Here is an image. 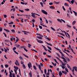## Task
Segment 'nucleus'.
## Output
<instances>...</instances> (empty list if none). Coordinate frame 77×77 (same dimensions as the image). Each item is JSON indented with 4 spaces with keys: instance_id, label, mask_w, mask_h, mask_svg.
Returning a JSON list of instances; mask_svg holds the SVG:
<instances>
[{
    "instance_id": "1",
    "label": "nucleus",
    "mask_w": 77,
    "mask_h": 77,
    "mask_svg": "<svg viewBox=\"0 0 77 77\" xmlns=\"http://www.w3.org/2000/svg\"><path fill=\"white\" fill-rule=\"evenodd\" d=\"M42 13H43V14H45V15L48 14V13H47V12L46 11H45V10H42Z\"/></svg>"
},
{
    "instance_id": "2",
    "label": "nucleus",
    "mask_w": 77,
    "mask_h": 77,
    "mask_svg": "<svg viewBox=\"0 0 77 77\" xmlns=\"http://www.w3.org/2000/svg\"><path fill=\"white\" fill-rule=\"evenodd\" d=\"M38 68H39V69L41 71L42 73H43V71H42V70L41 69V65H38Z\"/></svg>"
},
{
    "instance_id": "3",
    "label": "nucleus",
    "mask_w": 77,
    "mask_h": 77,
    "mask_svg": "<svg viewBox=\"0 0 77 77\" xmlns=\"http://www.w3.org/2000/svg\"><path fill=\"white\" fill-rule=\"evenodd\" d=\"M28 66L29 69H30L31 67H32V64L31 63H29L28 64Z\"/></svg>"
},
{
    "instance_id": "4",
    "label": "nucleus",
    "mask_w": 77,
    "mask_h": 77,
    "mask_svg": "<svg viewBox=\"0 0 77 77\" xmlns=\"http://www.w3.org/2000/svg\"><path fill=\"white\" fill-rule=\"evenodd\" d=\"M31 14H32V17H34V18H35V15L36 14V13H31Z\"/></svg>"
},
{
    "instance_id": "5",
    "label": "nucleus",
    "mask_w": 77,
    "mask_h": 77,
    "mask_svg": "<svg viewBox=\"0 0 77 77\" xmlns=\"http://www.w3.org/2000/svg\"><path fill=\"white\" fill-rule=\"evenodd\" d=\"M14 68L15 69H14V70H16V71H17V70H18V69H19L18 67H17L16 66H14Z\"/></svg>"
},
{
    "instance_id": "6",
    "label": "nucleus",
    "mask_w": 77,
    "mask_h": 77,
    "mask_svg": "<svg viewBox=\"0 0 77 77\" xmlns=\"http://www.w3.org/2000/svg\"><path fill=\"white\" fill-rule=\"evenodd\" d=\"M37 42L39 43H40L41 44L43 43V42L41 40H38V39H37Z\"/></svg>"
},
{
    "instance_id": "7",
    "label": "nucleus",
    "mask_w": 77,
    "mask_h": 77,
    "mask_svg": "<svg viewBox=\"0 0 77 77\" xmlns=\"http://www.w3.org/2000/svg\"><path fill=\"white\" fill-rule=\"evenodd\" d=\"M42 47H43L45 50V51H47V48H46L45 47V46H44V45H42Z\"/></svg>"
},
{
    "instance_id": "8",
    "label": "nucleus",
    "mask_w": 77,
    "mask_h": 77,
    "mask_svg": "<svg viewBox=\"0 0 77 77\" xmlns=\"http://www.w3.org/2000/svg\"><path fill=\"white\" fill-rule=\"evenodd\" d=\"M42 36H37V38H38V39H41V40H42Z\"/></svg>"
},
{
    "instance_id": "9",
    "label": "nucleus",
    "mask_w": 77,
    "mask_h": 77,
    "mask_svg": "<svg viewBox=\"0 0 77 77\" xmlns=\"http://www.w3.org/2000/svg\"><path fill=\"white\" fill-rule=\"evenodd\" d=\"M59 75H60V77H61V75H62V72H61V71H60L59 72Z\"/></svg>"
},
{
    "instance_id": "10",
    "label": "nucleus",
    "mask_w": 77,
    "mask_h": 77,
    "mask_svg": "<svg viewBox=\"0 0 77 77\" xmlns=\"http://www.w3.org/2000/svg\"><path fill=\"white\" fill-rule=\"evenodd\" d=\"M29 75L30 77H32V72H31V71H30V72L29 73Z\"/></svg>"
},
{
    "instance_id": "11",
    "label": "nucleus",
    "mask_w": 77,
    "mask_h": 77,
    "mask_svg": "<svg viewBox=\"0 0 77 77\" xmlns=\"http://www.w3.org/2000/svg\"><path fill=\"white\" fill-rule=\"evenodd\" d=\"M15 46H16V47H17L18 48H20V45H19L16 44L15 45Z\"/></svg>"
},
{
    "instance_id": "12",
    "label": "nucleus",
    "mask_w": 77,
    "mask_h": 77,
    "mask_svg": "<svg viewBox=\"0 0 77 77\" xmlns=\"http://www.w3.org/2000/svg\"><path fill=\"white\" fill-rule=\"evenodd\" d=\"M59 53H61V54L62 55V56H63V57H64V55L63 54L62 52L61 51H59Z\"/></svg>"
},
{
    "instance_id": "13",
    "label": "nucleus",
    "mask_w": 77,
    "mask_h": 77,
    "mask_svg": "<svg viewBox=\"0 0 77 77\" xmlns=\"http://www.w3.org/2000/svg\"><path fill=\"white\" fill-rule=\"evenodd\" d=\"M56 58H57V59H58V60H59V61H60V62H61V63H62V60H60L59 58L57 57H56Z\"/></svg>"
},
{
    "instance_id": "14",
    "label": "nucleus",
    "mask_w": 77,
    "mask_h": 77,
    "mask_svg": "<svg viewBox=\"0 0 77 77\" xmlns=\"http://www.w3.org/2000/svg\"><path fill=\"white\" fill-rule=\"evenodd\" d=\"M56 58H57V59H58V60H59V61H60V62H61V63H62V60H60L59 58L57 57H56Z\"/></svg>"
},
{
    "instance_id": "15",
    "label": "nucleus",
    "mask_w": 77,
    "mask_h": 77,
    "mask_svg": "<svg viewBox=\"0 0 77 77\" xmlns=\"http://www.w3.org/2000/svg\"><path fill=\"white\" fill-rule=\"evenodd\" d=\"M57 20L58 21V22H60V23H62V20H61L60 19H57Z\"/></svg>"
},
{
    "instance_id": "16",
    "label": "nucleus",
    "mask_w": 77,
    "mask_h": 77,
    "mask_svg": "<svg viewBox=\"0 0 77 77\" xmlns=\"http://www.w3.org/2000/svg\"><path fill=\"white\" fill-rule=\"evenodd\" d=\"M62 73H63L66 75V74H67V72H66V71H62Z\"/></svg>"
},
{
    "instance_id": "17",
    "label": "nucleus",
    "mask_w": 77,
    "mask_h": 77,
    "mask_svg": "<svg viewBox=\"0 0 77 77\" xmlns=\"http://www.w3.org/2000/svg\"><path fill=\"white\" fill-rule=\"evenodd\" d=\"M19 11L21 12H22V13H23V12H24V11L20 9H19Z\"/></svg>"
},
{
    "instance_id": "18",
    "label": "nucleus",
    "mask_w": 77,
    "mask_h": 77,
    "mask_svg": "<svg viewBox=\"0 0 77 77\" xmlns=\"http://www.w3.org/2000/svg\"><path fill=\"white\" fill-rule=\"evenodd\" d=\"M19 25L21 26V27H23V24H22V23H19Z\"/></svg>"
},
{
    "instance_id": "19",
    "label": "nucleus",
    "mask_w": 77,
    "mask_h": 77,
    "mask_svg": "<svg viewBox=\"0 0 77 77\" xmlns=\"http://www.w3.org/2000/svg\"><path fill=\"white\" fill-rule=\"evenodd\" d=\"M36 35H38V36H42V37H43V35H41V34L38 33L36 34Z\"/></svg>"
},
{
    "instance_id": "20",
    "label": "nucleus",
    "mask_w": 77,
    "mask_h": 77,
    "mask_svg": "<svg viewBox=\"0 0 77 77\" xmlns=\"http://www.w3.org/2000/svg\"><path fill=\"white\" fill-rule=\"evenodd\" d=\"M50 8L51 9H54V7H53V6H50Z\"/></svg>"
},
{
    "instance_id": "21",
    "label": "nucleus",
    "mask_w": 77,
    "mask_h": 77,
    "mask_svg": "<svg viewBox=\"0 0 77 77\" xmlns=\"http://www.w3.org/2000/svg\"><path fill=\"white\" fill-rule=\"evenodd\" d=\"M74 69L75 71H76L77 72V67H76V66L74 67Z\"/></svg>"
},
{
    "instance_id": "22",
    "label": "nucleus",
    "mask_w": 77,
    "mask_h": 77,
    "mask_svg": "<svg viewBox=\"0 0 77 77\" xmlns=\"http://www.w3.org/2000/svg\"><path fill=\"white\" fill-rule=\"evenodd\" d=\"M64 6H69V5H68V3H64Z\"/></svg>"
},
{
    "instance_id": "23",
    "label": "nucleus",
    "mask_w": 77,
    "mask_h": 77,
    "mask_svg": "<svg viewBox=\"0 0 77 77\" xmlns=\"http://www.w3.org/2000/svg\"><path fill=\"white\" fill-rule=\"evenodd\" d=\"M23 55L24 56H25V57H27V58H29V57H28L26 55V54H23Z\"/></svg>"
},
{
    "instance_id": "24",
    "label": "nucleus",
    "mask_w": 77,
    "mask_h": 77,
    "mask_svg": "<svg viewBox=\"0 0 77 77\" xmlns=\"http://www.w3.org/2000/svg\"><path fill=\"white\" fill-rule=\"evenodd\" d=\"M51 29H52L53 31H54V32H56V30H55V29H54V28H53V27H51Z\"/></svg>"
},
{
    "instance_id": "25",
    "label": "nucleus",
    "mask_w": 77,
    "mask_h": 77,
    "mask_svg": "<svg viewBox=\"0 0 77 77\" xmlns=\"http://www.w3.org/2000/svg\"><path fill=\"white\" fill-rule=\"evenodd\" d=\"M11 32H12L13 33H15V30L14 29H11Z\"/></svg>"
},
{
    "instance_id": "26",
    "label": "nucleus",
    "mask_w": 77,
    "mask_h": 77,
    "mask_svg": "<svg viewBox=\"0 0 77 77\" xmlns=\"http://www.w3.org/2000/svg\"><path fill=\"white\" fill-rule=\"evenodd\" d=\"M4 30L8 32H10V31H9V30L8 29H4Z\"/></svg>"
},
{
    "instance_id": "27",
    "label": "nucleus",
    "mask_w": 77,
    "mask_h": 77,
    "mask_svg": "<svg viewBox=\"0 0 77 77\" xmlns=\"http://www.w3.org/2000/svg\"><path fill=\"white\" fill-rule=\"evenodd\" d=\"M28 45L29 46H28L29 48H30V47L32 46V45H30V44H28Z\"/></svg>"
},
{
    "instance_id": "28",
    "label": "nucleus",
    "mask_w": 77,
    "mask_h": 77,
    "mask_svg": "<svg viewBox=\"0 0 77 77\" xmlns=\"http://www.w3.org/2000/svg\"><path fill=\"white\" fill-rule=\"evenodd\" d=\"M75 23H76V21H73L72 22V24L73 25H75Z\"/></svg>"
},
{
    "instance_id": "29",
    "label": "nucleus",
    "mask_w": 77,
    "mask_h": 77,
    "mask_svg": "<svg viewBox=\"0 0 77 77\" xmlns=\"http://www.w3.org/2000/svg\"><path fill=\"white\" fill-rule=\"evenodd\" d=\"M23 49L25 50V51H26V52H27V51H28L27 50H26V48H24Z\"/></svg>"
},
{
    "instance_id": "30",
    "label": "nucleus",
    "mask_w": 77,
    "mask_h": 77,
    "mask_svg": "<svg viewBox=\"0 0 77 77\" xmlns=\"http://www.w3.org/2000/svg\"><path fill=\"white\" fill-rule=\"evenodd\" d=\"M74 0H72L71 1V3L72 4H73V3H74Z\"/></svg>"
},
{
    "instance_id": "31",
    "label": "nucleus",
    "mask_w": 77,
    "mask_h": 77,
    "mask_svg": "<svg viewBox=\"0 0 77 77\" xmlns=\"http://www.w3.org/2000/svg\"><path fill=\"white\" fill-rule=\"evenodd\" d=\"M33 68L35 70H36V69H36V66H33Z\"/></svg>"
},
{
    "instance_id": "32",
    "label": "nucleus",
    "mask_w": 77,
    "mask_h": 77,
    "mask_svg": "<svg viewBox=\"0 0 77 77\" xmlns=\"http://www.w3.org/2000/svg\"><path fill=\"white\" fill-rule=\"evenodd\" d=\"M46 38L47 39H48V41H51L50 38L48 37H47V38Z\"/></svg>"
},
{
    "instance_id": "33",
    "label": "nucleus",
    "mask_w": 77,
    "mask_h": 77,
    "mask_svg": "<svg viewBox=\"0 0 77 77\" xmlns=\"http://www.w3.org/2000/svg\"><path fill=\"white\" fill-rule=\"evenodd\" d=\"M5 68H8L9 66V65L8 64H5Z\"/></svg>"
},
{
    "instance_id": "34",
    "label": "nucleus",
    "mask_w": 77,
    "mask_h": 77,
    "mask_svg": "<svg viewBox=\"0 0 77 77\" xmlns=\"http://www.w3.org/2000/svg\"><path fill=\"white\" fill-rule=\"evenodd\" d=\"M71 50H72V51L73 52V53L74 54H75V53L74 51V50H73V49H71Z\"/></svg>"
},
{
    "instance_id": "35",
    "label": "nucleus",
    "mask_w": 77,
    "mask_h": 77,
    "mask_svg": "<svg viewBox=\"0 0 77 77\" xmlns=\"http://www.w3.org/2000/svg\"><path fill=\"white\" fill-rule=\"evenodd\" d=\"M45 73V74H46V73H47V69H44Z\"/></svg>"
},
{
    "instance_id": "36",
    "label": "nucleus",
    "mask_w": 77,
    "mask_h": 77,
    "mask_svg": "<svg viewBox=\"0 0 77 77\" xmlns=\"http://www.w3.org/2000/svg\"><path fill=\"white\" fill-rule=\"evenodd\" d=\"M55 49L57 50H58V51H60V50L58 48H55Z\"/></svg>"
},
{
    "instance_id": "37",
    "label": "nucleus",
    "mask_w": 77,
    "mask_h": 77,
    "mask_svg": "<svg viewBox=\"0 0 77 77\" xmlns=\"http://www.w3.org/2000/svg\"><path fill=\"white\" fill-rule=\"evenodd\" d=\"M11 11H13L14 12V11H15V9H13V8H11Z\"/></svg>"
},
{
    "instance_id": "38",
    "label": "nucleus",
    "mask_w": 77,
    "mask_h": 77,
    "mask_svg": "<svg viewBox=\"0 0 77 77\" xmlns=\"http://www.w3.org/2000/svg\"><path fill=\"white\" fill-rule=\"evenodd\" d=\"M65 69L66 71V72H68V69H67V68H65Z\"/></svg>"
},
{
    "instance_id": "39",
    "label": "nucleus",
    "mask_w": 77,
    "mask_h": 77,
    "mask_svg": "<svg viewBox=\"0 0 77 77\" xmlns=\"http://www.w3.org/2000/svg\"><path fill=\"white\" fill-rule=\"evenodd\" d=\"M61 21H63V23H65V20H63L62 19H61Z\"/></svg>"
},
{
    "instance_id": "40",
    "label": "nucleus",
    "mask_w": 77,
    "mask_h": 77,
    "mask_svg": "<svg viewBox=\"0 0 77 77\" xmlns=\"http://www.w3.org/2000/svg\"><path fill=\"white\" fill-rule=\"evenodd\" d=\"M40 4L41 5L42 7H43V3H42V2H40Z\"/></svg>"
},
{
    "instance_id": "41",
    "label": "nucleus",
    "mask_w": 77,
    "mask_h": 77,
    "mask_svg": "<svg viewBox=\"0 0 77 77\" xmlns=\"http://www.w3.org/2000/svg\"><path fill=\"white\" fill-rule=\"evenodd\" d=\"M47 47H48V49L50 50H51L52 49H51V47H49V46H47Z\"/></svg>"
},
{
    "instance_id": "42",
    "label": "nucleus",
    "mask_w": 77,
    "mask_h": 77,
    "mask_svg": "<svg viewBox=\"0 0 77 77\" xmlns=\"http://www.w3.org/2000/svg\"><path fill=\"white\" fill-rule=\"evenodd\" d=\"M46 30L47 31V32H48L49 33H50V30H49L48 29H46Z\"/></svg>"
},
{
    "instance_id": "43",
    "label": "nucleus",
    "mask_w": 77,
    "mask_h": 77,
    "mask_svg": "<svg viewBox=\"0 0 77 77\" xmlns=\"http://www.w3.org/2000/svg\"><path fill=\"white\" fill-rule=\"evenodd\" d=\"M25 11H30V9H25Z\"/></svg>"
},
{
    "instance_id": "44",
    "label": "nucleus",
    "mask_w": 77,
    "mask_h": 77,
    "mask_svg": "<svg viewBox=\"0 0 77 77\" xmlns=\"http://www.w3.org/2000/svg\"><path fill=\"white\" fill-rule=\"evenodd\" d=\"M4 51L5 52V53H7V51H8L7 49H6V48L4 49Z\"/></svg>"
},
{
    "instance_id": "45",
    "label": "nucleus",
    "mask_w": 77,
    "mask_h": 77,
    "mask_svg": "<svg viewBox=\"0 0 77 77\" xmlns=\"http://www.w3.org/2000/svg\"><path fill=\"white\" fill-rule=\"evenodd\" d=\"M67 16L68 17V18H70V16L68 14H67Z\"/></svg>"
},
{
    "instance_id": "46",
    "label": "nucleus",
    "mask_w": 77,
    "mask_h": 77,
    "mask_svg": "<svg viewBox=\"0 0 77 77\" xmlns=\"http://www.w3.org/2000/svg\"><path fill=\"white\" fill-rule=\"evenodd\" d=\"M39 27L40 29H42V26L39 25Z\"/></svg>"
},
{
    "instance_id": "47",
    "label": "nucleus",
    "mask_w": 77,
    "mask_h": 77,
    "mask_svg": "<svg viewBox=\"0 0 77 77\" xmlns=\"http://www.w3.org/2000/svg\"><path fill=\"white\" fill-rule=\"evenodd\" d=\"M66 33L68 35V38H70V35H69V34H68V32H66Z\"/></svg>"
},
{
    "instance_id": "48",
    "label": "nucleus",
    "mask_w": 77,
    "mask_h": 77,
    "mask_svg": "<svg viewBox=\"0 0 77 77\" xmlns=\"http://www.w3.org/2000/svg\"><path fill=\"white\" fill-rule=\"evenodd\" d=\"M23 68H24V69L26 68V66H25V65H24V64H23Z\"/></svg>"
},
{
    "instance_id": "49",
    "label": "nucleus",
    "mask_w": 77,
    "mask_h": 77,
    "mask_svg": "<svg viewBox=\"0 0 77 77\" xmlns=\"http://www.w3.org/2000/svg\"><path fill=\"white\" fill-rule=\"evenodd\" d=\"M57 56H58V57H60V55H59V54L58 53H57Z\"/></svg>"
},
{
    "instance_id": "50",
    "label": "nucleus",
    "mask_w": 77,
    "mask_h": 77,
    "mask_svg": "<svg viewBox=\"0 0 77 77\" xmlns=\"http://www.w3.org/2000/svg\"><path fill=\"white\" fill-rule=\"evenodd\" d=\"M72 72H74V67H73V69H72Z\"/></svg>"
},
{
    "instance_id": "51",
    "label": "nucleus",
    "mask_w": 77,
    "mask_h": 77,
    "mask_svg": "<svg viewBox=\"0 0 77 77\" xmlns=\"http://www.w3.org/2000/svg\"><path fill=\"white\" fill-rule=\"evenodd\" d=\"M23 20H23V18H22V19L21 20V23H24V21H23Z\"/></svg>"
},
{
    "instance_id": "52",
    "label": "nucleus",
    "mask_w": 77,
    "mask_h": 77,
    "mask_svg": "<svg viewBox=\"0 0 77 77\" xmlns=\"http://www.w3.org/2000/svg\"><path fill=\"white\" fill-rule=\"evenodd\" d=\"M14 71L15 72V73L16 74H17V70H14Z\"/></svg>"
},
{
    "instance_id": "53",
    "label": "nucleus",
    "mask_w": 77,
    "mask_h": 77,
    "mask_svg": "<svg viewBox=\"0 0 77 77\" xmlns=\"http://www.w3.org/2000/svg\"><path fill=\"white\" fill-rule=\"evenodd\" d=\"M60 35H62V36H65V35H64V34H63L62 33L60 32Z\"/></svg>"
},
{
    "instance_id": "54",
    "label": "nucleus",
    "mask_w": 77,
    "mask_h": 77,
    "mask_svg": "<svg viewBox=\"0 0 77 77\" xmlns=\"http://www.w3.org/2000/svg\"><path fill=\"white\" fill-rule=\"evenodd\" d=\"M45 22L47 23V24H48V20H47V19H45Z\"/></svg>"
},
{
    "instance_id": "55",
    "label": "nucleus",
    "mask_w": 77,
    "mask_h": 77,
    "mask_svg": "<svg viewBox=\"0 0 77 77\" xmlns=\"http://www.w3.org/2000/svg\"><path fill=\"white\" fill-rule=\"evenodd\" d=\"M2 30L3 29L2 27H0V32H2Z\"/></svg>"
},
{
    "instance_id": "56",
    "label": "nucleus",
    "mask_w": 77,
    "mask_h": 77,
    "mask_svg": "<svg viewBox=\"0 0 77 77\" xmlns=\"http://www.w3.org/2000/svg\"><path fill=\"white\" fill-rule=\"evenodd\" d=\"M14 53H16V54H18V52H17L16 51H15V50H14Z\"/></svg>"
},
{
    "instance_id": "57",
    "label": "nucleus",
    "mask_w": 77,
    "mask_h": 77,
    "mask_svg": "<svg viewBox=\"0 0 77 77\" xmlns=\"http://www.w3.org/2000/svg\"><path fill=\"white\" fill-rule=\"evenodd\" d=\"M63 62H66V63H67V61H66V59H64L63 60Z\"/></svg>"
},
{
    "instance_id": "58",
    "label": "nucleus",
    "mask_w": 77,
    "mask_h": 77,
    "mask_svg": "<svg viewBox=\"0 0 77 77\" xmlns=\"http://www.w3.org/2000/svg\"><path fill=\"white\" fill-rule=\"evenodd\" d=\"M66 26L68 27H71V26H70L68 24L66 25Z\"/></svg>"
},
{
    "instance_id": "59",
    "label": "nucleus",
    "mask_w": 77,
    "mask_h": 77,
    "mask_svg": "<svg viewBox=\"0 0 77 77\" xmlns=\"http://www.w3.org/2000/svg\"><path fill=\"white\" fill-rule=\"evenodd\" d=\"M47 44H48V45H50V46H52V45H51V44L49 43H48Z\"/></svg>"
},
{
    "instance_id": "60",
    "label": "nucleus",
    "mask_w": 77,
    "mask_h": 77,
    "mask_svg": "<svg viewBox=\"0 0 77 77\" xmlns=\"http://www.w3.org/2000/svg\"><path fill=\"white\" fill-rule=\"evenodd\" d=\"M62 65H63V66H65L66 65V63H62Z\"/></svg>"
},
{
    "instance_id": "61",
    "label": "nucleus",
    "mask_w": 77,
    "mask_h": 77,
    "mask_svg": "<svg viewBox=\"0 0 77 77\" xmlns=\"http://www.w3.org/2000/svg\"><path fill=\"white\" fill-rule=\"evenodd\" d=\"M54 60L55 62H56V63H57V60H56L55 59H54Z\"/></svg>"
},
{
    "instance_id": "62",
    "label": "nucleus",
    "mask_w": 77,
    "mask_h": 77,
    "mask_svg": "<svg viewBox=\"0 0 77 77\" xmlns=\"http://www.w3.org/2000/svg\"><path fill=\"white\" fill-rule=\"evenodd\" d=\"M13 24V22H11L10 23H8V24Z\"/></svg>"
},
{
    "instance_id": "63",
    "label": "nucleus",
    "mask_w": 77,
    "mask_h": 77,
    "mask_svg": "<svg viewBox=\"0 0 77 77\" xmlns=\"http://www.w3.org/2000/svg\"><path fill=\"white\" fill-rule=\"evenodd\" d=\"M12 75L13 77H15V74L13 73Z\"/></svg>"
},
{
    "instance_id": "64",
    "label": "nucleus",
    "mask_w": 77,
    "mask_h": 77,
    "mask_svg": "<svg viewBox=\"0 0 77 77\" xmlns=\"http://www.w3.org/2000/svg\"><path fill=\"white\" fill-rule=\"evenodd\" d=\"M53 5V3L52 2H50L49 3V5Z\"/></svg>"
}]
</instances>
